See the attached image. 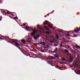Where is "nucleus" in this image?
Returning a JSON list of instances; mask_svg holds the SVG:
<instances>
[{
	"label": "nucleus",
	"mask_w": 80,
	"mask_h": 80,
	"mask_svg": "<svg viewBox=\"0 0 80 80\" xmlns=\"http://www.w3.org/2000/svg\"><path fill=\"white\" fill-rule=\"evenodd\" d=\"M37 33V31L36 30H34L33 31L32 33H31V35L33 36L35 33Z\"/></svg>",
	"instance_id": "nucleus-1"
},
{
	"label": "nucleus",
	"mask_w": 80,
	"mask_h": 80,
	"mask_svg": "<svg viewBox=\"0 0 80 80\" xmlns=\"http://www.w3.org/2000/svg\"><path fill=\"white\" fill-rule=\"evenodd\" d=\"M40 37V35H38V36H37V37L34 36V39H35V40H37V38H38V37Z\"/></svg>",
	"instance_id": "nucleus-2"
},
{
	"label": "nucleus",
	"mask_w": 80,
	"mask_h": 80,
	"mask_svg": "<svg viewBox=\"0 0 80 80\" xmlns=\"http://www.w3.org/2000/svg\"><path fill=\"white\" fill-rule=\"evenodd\" d=\"M74 65L75 66H77L78 64H77V61H76L74 63Z\"/></svg>",
	"instance_id": "nucleus-3"
},
{
	"label": "nucleus",
	"mask_w": 80,
	"mask_h": 80,
	"mask_svg": "<svg viewBox=\"0 0 80 80\" xmlns=\"http://www.w3.org/2000/svg\"><path fill=\"white\" fill-rule=\"evenodd\" d=\"M49 23V22L48 21H46L43 23L44 25H46V24H48V23Z\"/></svg>",
	"instance_id": "nucleus-4"
},
{
	"label": "nucleus",
	"mask_w": 80,
	"mask_h": 80,
	"mask_svg": "<svg viewBox=\"0 0 80 80\" xmlns=\"http://www.w3.org/2000/svg\"><path fill=\"white\" fill-rule=\"evenodd\" d=\"M79 31H80V30L76 29L75 30V33H78Z\"/></svg>",
	"instance_id": "nucleus-5"
},
{
	"label": "nucleus",
	"mask_w": 80,
	"mask_h": 80,
	"mask_svg": "<svg viewBox=\"0 0 80 80\" xmlns=\"http://www.w3.org/2000/svg\"><path fill=\"white\" fill-rule=\"evenodd\" d=\"M57 48H55V50L53 52L54 53H56L57 52Z\"/></svg>",
	"instance_id": "nucleus-6"
},
{
	"label": "nucleus",
	"mask_w": 80,
	"mask_h": 80,
	"mask_svg": "<svg viewBox=\"0 0 80 80\" xmlns=\"http://www.w3.org/2000/svg\"><path fill=\"white\" fill-rule=\"evenodd\" d=\"M40 44H41V45H45V42H40Z\"/></svg>",
	"instance_id": "nucleus-7"
},
{
	"label": "nucleus",
	"mask_w": 80,
	"mask_h": 80,
	"mask_svg": "<svg viewBox=\"0 0 80 80\" xmlns=\"http://www.w3.org/2000/svg\"><path fill=\"white\" fill-rule=\"evenodd\" d=\"M49 58H50V59H54V58H53V57L52 56H49Z\"/></svg>",
	"instance_id": "nucleus-8"
},
{
	"label": "nucleus",
	"mask_w": 80,
	"mask_h": 80,
	"mask_svg": "<svg viewBox=\"0 0 80 80\" xmlns=\"http://www.w3.org/2000/svg\"><path fill=\"white\" fill-rule=\"evenodd\" d=\"M75 47L77 48H80V47L76 45L75 46Z\"/></svg>",
	"instance_id": "nucleus-9"
},
{
	"label": "nucleus",
	"mask_w": 80,
	"mask_h": 80,
	"mask_svg": "<svg viewBox=\"0 0 80 80\" xmlns=\"http://www.w3.org/2000/svg\"><path fill=\"white\" fill-rule=\"evenodd\" d=\"M44 28L46 29V30H48V28L46 26L44 27Z\"/></svg>",
	"instance_id": "nucleus-10"
},
{
	"label": "nucleus",
	"mask_w": 80,
	"mask_h": 80,
	"mask_svg": "<svg viewBox=\"0 0 80 80\" xmlns=\"http://www.w3.org/2000/svg\"><path fill=\"white\" fill-rule=\"evenodd\" d=\"M16 45H17L18 46H20V44L18 43L17 42H16Z\"/></svg>",
	"instance_id": "nucleus-11"
},
{
	"label": "nucleus",
	"mask_w": 80,
	"mask_h": 80,
	"mask_svg": "<svg viewBox=\"0 0 80 80\" xmlns=\"http://www.w3.org/2000/svg\"><path fill=\"white\" fill-rule=\"evenodd\" d=\"M70 34H68L66 35V36L68 37V36H70Z\"/></svg>",
	"instance_id": "nucleus-12"
},
{
	"label": "nucleus",
	"mask_w": 80,
	"mask_h": 80,
	"mask_svg": "<svg viewBox=\"0 0 80 80\" xmlns=\"http://www.w3.org/2000/svg\"><path fill=\"white\" fill-rule=\"evenodd\" d=\"M54 45L55 46H58V44L55 43Z\"/></svg>",
	"instance_id": "nucleus-13"
},
{
	"label": "nucleus",
	"mask_w": 80,
	"mask_h": 80,
	"mask_svg": "<svg viewBox=\"0 0 80 80\" xmlns=\"http://www.w3.org/2000/svg\"><path fill=\"white\" fill-rule=\"evenodd\" d=\"M49 27H50V28H52V26L50 25H48Z\"/></svg>",
	"instance_id": "nucleus-14"
},
{
	"label": "nucleus",
	"mask_w": 80,
	"mask_h": 80,
	"mask_svg": "<svg viewBox=\"0 0 80 80\" xmlns=\"http://www.w3.org/2000/svg\"><path fill=\"white\" fill-rule=\"evenodd\" d=\"M70 58H71V60H73V58L72 57L70 56Z\"/></svg>",
	"instance_id": "nucleus-15"
},
{
	"label": "nucleus",
	"mask_w": 80,
	"mask_h": 80,
	"mask_svg": "<svg viewBox=\"0 0 80 80\" xmlns=\"http://www.w3.org/2000/svg\"><path fill=\"white\" fill-rule=\"evenodd\" d=\"M25 42V40H22V43H24Z\"/></svg>",
	"instance_id": "nucleus-16"
},
{
	"label": "nucleus",
	"mask_w": 80,
	"mask_h": 80,
	"mask_svg": "<svg viewBox=\"0 0 80 80\" xmlns=\"http://www.w3.org/2000/svg\"><path fill=\"white\" fill-rule=\"evenodd\" d=\"M65 51L66 52H67V53L68 52V51L66 49L65 50Z\"/></svg>",
	"instance_id": "nucleus-17"
},
{
	"label": "nucleus",
	"mask_w": 80,
	"mask_h": 80,
	"mask_svg": "<svg viewBox=\"0 0 80 80\" xmlns=\"http://www.w3.org/2000/svg\"><path fill=\"white\" fill-rule=\"evenodd\" d=\"M29 28H28V27H26V30H29Z\"/></svg>",
	"instance_id": "nucleus-18"
},
{
	"label": "nucleus",
	"mask_w": 80,
	"mask_h": 80,
	"mask_svg": "<svg viewBox=\"0 0 80 80\" xmlns=\"http://www.w3.org/2000/svg\"><path fill=\"white\" fill-rule=\"evenodd\" d=\"M56 37L57 38H58V35H56Z\"/></svg>",
	"instance_id": "nucleus-19"
},
{
	"label": "nucleus",
	"mask_w": 80,
	"mask_h": 80,
	"mask_svg": "<svg viewBox=\"0 0 80 80\" xmlns=\"http://www.w3.org/2000/svg\"><path fill=\"white\" fill-rule=\"evenodd\" d=\"M46 33H47L48 34H50V32H46Z\"/></svg>",
	"instance_id": "nucleus-20"
},
{
	"label": "nucleus",
	"mask_w": 80,
	"mask_h": 80,
	"mask_svg": "<svg viewBox=\"0 0 80 80\" xmlns=\"http://www.w3.org/2000/svg\"><path fill=\"white\" fill-rule=\"evenodd\" d=\"M17 42V40H16L15 41H12V42Z\"/></svg>",
	"instance_id": "nucleus-21"
},
{
	"label": "nucleus",
	"mask_w": 80,
	"mask_h": 80,
	"mask_svg": "<svg viewBox=\"0 0 80 80\" xmlns=\"http://www.w3.org/2000/svg\"><path fill=\"white\" fill-rule=\"evenodd\" d=\"M54 56L55 57H58V55H55Z\"/></svg>",
	"instance_id": "nucleus-22"
},
{
	"label": "nucleus",
	"mask_w": 80,
	"mask_h": 80,
	"mask_svg": "<svg viewBox=\"0 0 80 80\" xmlns=\"http://www.w3.org/2000/svg\"><path fill=\"white\" fill-rule=\"evenodd\" d=\"M62 60H64V61H65V59L63 58H62Z\"/></svg>",
	"instance_id": "nucleus-23"
},
{
	"label": "nucleus",
	"mask_w": 80,
	"mask_h": 80,
	"mask_svg": "<svg viewBox=\"0 0 80 80\" xmlns=\"http://www.w3.org/2000/svg\"><path fill=\"white\" fill-rule=\"evenodd\" d=\"M77 73H80V70H78V72H77Z\"/></svg>",
	"instance_id": "nucleus-24"
},
{
	"label": "nucleus",
	"mask_w": 80,
	"mask_h": 80,
	"mask_svg": "<svg viewBox=\"0 0 80 80\" xmlns=\"http://www.w3.org/2000/svg\"><path fill=\"white\" fill-rule=\"evenodd\" d=\"M65 42H67V43L68 42V40L65 41Z\"/></svg>",
	"instance_id": "nucleus-25"
},
{
	"label": "nucleus",
	"mask_w": 80,
	"mask_h": 80,
	"mask_svg": "<svg viewBox=\"0 0 80 80\" xmlns=\"http://www.w3.org/2000/svg\"><path fill=\"white\" fill-rule=\"evenodd\" d=\"M50 42H51V43H52V42H54L53 41H50Z\"/></svg>",
	"instance_id": "nucleus-26"
},
{
	"label": "nucleus",
	"mask_w": 80,
	"mask_h": 80,
	"mask_svg": "<svg viewBox=\"0 0 80 80\" xmlns=\"http://www.w3.org/2000/svg\"><path fill=\"white\" fill-rule=\"evenodd\" d=\"M25 25H26V24H23V26H25Z\"/></svg>",
	"instance_id": "nucleus-27"
},
{
	"label": "nucleus",
	"mask_w": 80,
	"mask_h": 80,
	"mask_svg": "<svg viewBox=\"0 0 80 80\" xmlns=\"http://www.w3.org/2000/svg\"><path fill=\"white\" fill-rule=\"evenodd\" d=\"M60 45L61 46V47H63V46H62V45Z\"/></svg>",
	"instance_id": "nucleus-28"
},
{
	"label": "nucleus",
	"mask_w": 80,
	"mask_h": 80,
	"mask_svg": "<svg viewBox=\"0 0 80 80\" xmlns=\"http://www.w3.org/2000/svg\"><path fill=\"white\" fill-rule=\"evenodd\" d=\"M15 18V19H17V17H15V18Z\"/></svg>",
	"instance_id": "nucleus-29"
},
{
	"label": "nucleus",
	"mask_w": 80,
	"mask_h": 80,
	"mask_svg": "<svg viewBox=\"0 0 80 80\" xmlns=\"http://www.w3.org/2000/svg\"><path fill=\"white\" fill-rule=\"evenodd\" d=\"M0 38L1 39H2V38H1V37H0Z\"/></svg>",
	"instance_id": "nucleus-30"
},
{
	"label": "nucleus",
	"mask_w": 80,
	"mask_h": 80,
	"mask_svg": "<svg viewBox=\"0 0 80 80\" xmlns=\"http://www.w3.org/2000/svg\"><path fill=\"white\" fill-rule=\"evenodd\" d=\"M71 32H72V33H73V31H71Z\"/></svg>",
	"instance_id": "nucleus-31"
},
{
	"label": "nucleus",
	"mask_w": 80,
	"mask_h": 80,
	"mask_svg": "<svg viewBox=\"0 0 80 80\" xmlns=\"http://www.w3.org/2000/svg\"><path fill=\"white\" fill-rule=\"evenodd\" d=\"M61 64H63V63H61Z\"/></svg>",
	"instance_id": "nucleus-32"
},
{
	"label": "nucleus",
	"mask_w": 80,
	"mask_h": 80,
	"mask_svg": "<svg viewBox=\"0 0 80 80\" xmlns=\"http://www.w3.org/2000/svg\"><path fill=\"white\" fill-rule=\"evenodd\" d=\"M0 21H1V19H0Z\"/></svg>",
	"instance_id": "nucleus-33"
},
{
	"label": "nucleus",
	"mask_w": 80,
	"mask_h": 80,
	"mask_svg": "<svg viewBox=\"0 0 80 80\" xmlns=\"http://www.w3.org/2000/svg\"><path fill=\"white\" fill-rule=\"evenodd\" d=\"M79 57H80V55H79Z\"/></svg>",
	"instance_id": "nucleus-34"
}]
</instances>
